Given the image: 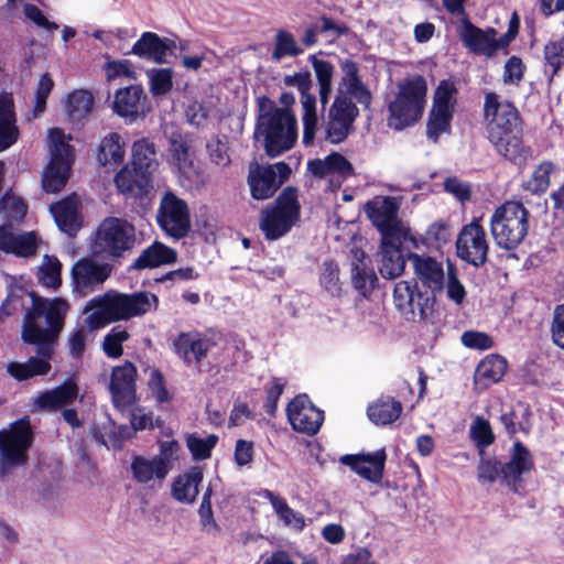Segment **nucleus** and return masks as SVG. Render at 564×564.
I'll use <instances>...</instances> for the list:
<instances>
[{
	"mask_svg": "<svg viewBox=\"0 0 564 564\" xmlns=\"http://www.w3.org/2000/svg\"><path fill=\"white\" fill-rule=\"evenodd\" d=\"M393 302L398 311L408 321H424L433 310L431 297L411 285L406 281H400L393 290Z\"/></svg>",
	"mask_w": 564,
	"mask_h": 564,
	"instance_id": "f3484780",
	"label": "nucleus"
},
{
	"mask_svg": "<svg viewBox=\"0 0 564 564\" xmlns=\"http://www.w3.org/2000/svg\"><path fill=\"white\" fill-rule=\"evenodd\" d=\"M288 419L292 427L307 435L316 434L324 421V414L306 395L295 397L286 408Z\"/></svg>",
	"mask_w": 564,
	"mask_h": 564,
	"instance_id": "aec40b11",
	"label": "nucleus"
},
{
	"mask_svg": "<svg viewBox=\"0 0 564 564\" xmlns=\"http://www.w3.org/2000/svg\"><path fill=\"white\" fill-rule=\"evenodd\" d=\"M175 260L176 251L174 249L155 241L141 252V254L134 260L132 268L138 270L156 268L173 263Z\"/></svg>",
	"mask_w": 564,
	"mask_h": 564,
	"instance_id": "4c0bfd02",
	"label": "nucleus"
},
{
	"mask_svg": "<svg viewBox=\"0 0 564 564\" xmlns=\"http://www.w3.org/2000/svg\"><path fill=\"white\" fill-rule=\"evenodd\" d=\"M147 76L153 96L165 95L172 89L173 72L171 68H152L147 70Z\"/></svg>",
	"mask_w": 564,
	"mask_h": 564,
	"instance_id": "5fc2aeb1",
	"label": "nucleus"
},
{
	"mask_svg": "<svg viewBox=\"0 0 564 564\" xmlns=\"http://www.w3.org/2000/svg\"><path fill=\"white\" fill-rule=\"evenodd\" d=\"M33 441L30 422L21 419L11 424L10 429L0 431V453L3 465L15 466L26 463V452Z\"/></svg>",
	"mask_w": 564,
	"mask_h": 564,
	"instance_id": "ddd939ff",
	"label": "nucleus"
},
{
	"mask_svg": "<svg viewBox=\"0 0 564 564\" xmlns=\"http://www.w3.org/2000/svg\"><path fill=\"white\" fill-rule=\"evenodd\" d=\"M564 57V35L556 41H549L544 46V58L552 67L553 75L562 66V58Z\"/></svg>",
	"mask_w": 564,
	"mask_h": 564,
	"instance_id": "338daca9",
	"label": "nucleus"
},
{
	"mask_svg": "<svg viewBox=\"0 0 564 564\" xmlns=\"http://www.w3.org/2000/svg\"><path fill=\"white\" fill-rule=\"evenodd\" d=\"M489 242L486 231L478 220L462 227L456 239V253L459 259L476 268L488 258Z\"/></svg>",
	"mask_w": 564,
	"mask_h": 564,
	"instance_id": "2eb2a0df",
	"label": "nucleus"
},
{
	"mask_svg": "<svg viewBox=\"0 0 564 564\" xmlns=\"http://www.w3.org/2000/svg\"><path fill=\"white\" fill-rule=\"evenodd\" d=\"M302 109L303 143L305 147H310L314 144L317 132H319V140L323 141L322 127L318 126L316 104H312V100L306 98Z\"/></svg>",
	"mask_w": 564,
	"mask_h": 564,
	"instance_id": "09e8293b",
	"label": "nucleus"
},
{
	"mask_svg": "<svg viewBox=\"0 0 564 564\" xmlns=\"http://www.w3.org/2000/svg\"><path fill=\"white\" fill-rule=\"evenodd\" d=\"M175 48V42L167 37H160L156 33L144 32L133 44L131 53L142 58L151 59L156 64L166 62V54Z\"/></svg>",
	"mask_w": 564,
	"mask_h": 564,
	"instance_id": "a878e982",
	"label": "nucleus"
},
{
	"mask_svg": "<svg viewBox=\"0 0 564 564\" xmlns=\"http://www.w3.org/2000/svg\"><path fill=\"white\" fill-rule=\"evenodd\" d=\"M452 234V228L447 223L435 221L429 226L424 240L430 246L441 247L451 240Z\"/></svg>",
	"mask_w": 564,
	"mask_h": 564,
	"instance_id": "0e129e2a",
	"label": "nucleus"
},
{
	"mask_svg": "<svg viewBox=\"0 0 564 564\" xmlns=\"http://www.w3.org/2000/svg\"><path fill=\"white\" fill-rule=\"evenodd\" d=\"M50 163L43 174L42 185L47 193L59 192L66 184L73 162V150L63 130H48Z\"/></svg>",
	"mask_w": 564,
	"mask_h": 564,
	"instance_id": "0eeeda50",
	"label": "nucleus"
},
{
	"mask_svg": "<svg viewBox=\"0 0 564 564\" xmlns=\"http://www.w3.org/2000/svg\"><path fill=\"white\" fill-rule=\"evenodd\" d=\"M400 205L394 197L377 196L366 204L365 210L381 238L408 237L409 228L399 218Z\"/></svg>",
	"mask_w": 564,
	"mask_h": 564,
	"instance_id": "9b49d317",
	"label": "nucleus"
},
{
	"mask_svg": "<svg viewBox=\"0 0 564 564\" xmlns=\"http://www.w3.org/2000/svg\"><path fill=\"white\" fill-rule=\"evenodd\" d=\"M291 174L290 166L284 162L263 166L253 162L249 165L248 184L251 196L263 200L272 197L278 188Z\"/></svg>",
	"mask_w": 564,
	"mask_h": 564,
	"instance_id": "4468645a",
	"label": "nucleus"
},
{
	"mask_svg": "<svg viewBox=\"0 0 564 564\" xmlns=\"http://www.w3.org/2000/svg\"><path fill=\"white\" fill-rule=\"evenodd\" d=\"M144 100L145 96L140 86H129L116 93L113 110L120 117L129 118L132 121L144 113Z\"/></svg>",
	"mask_w": 564,
	"mask_h": 564,
	"instance_id": "473e14b6",
	"label": "nucleus"
},
{
	"mask_svg": "<svg viewBox=\"0 0 564 564\" xmlns=\"http://www.w3.org/2000/svg\"><path fill=\"white\" fill-rule=\"evenodd\" d=\"M453 113L454 112L432 108L426 126L429 139L436 142L442 133L449 131Z\"/></svg>",
	"mask_w": 564,
	"mask_h": 564,
	"instance_id": "603ef678",
	"label": "nucleus"
},
{
	"mask_svg": "<svg viewBox=\"0 0 564 564\" xmlns=\"http://www.w3.org/2000/svg\"><path fill=\"white\" fill-rule=\"evenodd\" d=\"M303 47L296 42L295 36L285 30H278L274 37V48L271 53L273 61H281L286 56L302 55Z\"/></svg>",
	"mask_w": 564,
	"mask_h": 564,
	"instance_id": "de8ad7c7",
	"label": "nucleus"
},
{
	"mask_svg": "<svg viewBox=\"0 0 564 564\" xmlns=\"http://www.w3.org/2000/svg\"><path fill=\"white\" fill-rule=\"evenodd\" d=\"M112 267L93 258H82L72 268L73 291L87 296L98 290L111 275Z\"/></svg>",
	"mask_w": 564,
	"mask_h": 564,
	"instance_id": "dca6fc26",
	"label": "nucleus"
},
{
	"mask_svg": "<svg viewBox=\"0 0 564 564\" xmlns=\"http://www.w3.org/2000/svg\"><path fill=\"white\" fill-rule=\"evenodd\" d=\"M496 35L497 32L494 28L482 30L473 24L468 17L460 19L459 39L464 46L474 54L494 56V36Z\"/></svg>",
	"mask_w": 564,
	"mask_h": 564,
	"instance_id": "393cba45",
	"label": "nucleus"
},
{
	"mask_svg": "<svg viewBox=\"0 0 564 564\" xmlns=\"http://www.w3.org/2000/svg\"><path fill=\"white\" fill-rule=\"evenodd\" d=\"M408 260L417 280L433 293L444 290L445 272L442 262L425 253L410 252Z\"/></svg>",
	"mask_w": 564,
	"mask_h": 564,
	"instance_id": "5701e85b",
	"label": "nucleus"
},
{
	"mask_svg": "<svg viewBox=\"0 0 564 564\" xmlns=\"http://www.w3.org/2000/svg\"><path fill=\"white\" fill-rule=\"evenodd\" d=\"M477 477L484 484H494L498 479L502 482V463L481 453Z\"/></svg>",
	"mask_w": 564,
	"mask_h": 564,
	"instance_id": "13d9d810",
	"label": "nucleus"
},
{
	"mask_svg": "<svg viewBox=\"0 0 564 564\" xmlns=\"http://www.w3.org/2000/svg\"><path fill=\"white\" fill-rule=\"evenodd\" d=\"M283 84L288 87H295L299 90L302 107H304V101L306 98H310L312 104H316V97L311 93L313 80L308 70L297 72L293 75L284 76Z\"/></svg>",
	"mask_w": 564,
	"mask_h": 564,
	"instance_id": "3c124183",
	"label": "nucleus"
},
{
	"mask_svg": "<svg viewBox=\"0 0 564 564\" xmlns=\"http://www.w3.org/2000/svg\"><path fill=\"white\" fill-rule=\"evenodd\" d=\"M340 69L343 76L337 93L341 90L345 96H348L349 98L352 97L360 105L369 107L372 96L369 89L360 79L359 67L357 63L351 59H344L340 63Z\"/></svg>",
	"mask_w": 564,
	"mask_h": 564,
	"instance_id": "bb28decb",
	"label": "nucleus"
},
{
	"mask_svg": "<svg viewBox=\"0 0 564 564\" xmlns=\"http://www.w3.org/2000/svg\"><path fill=\"white\" fill-rule=\"evenodd\" d=\"M386 459L387 454L382 448L375 453L343 455L339 457V463L350 467L364 479L377 484L383 476Z\"/></svg>",
	"mask_w": 564,
	"mask_h": 564,
	"instance_id": "b1692460",
	"label": "nucleus"
},
{
	"mask_svg": "<svg viewBox=\"0 0 564 564\" xmlns=\"http://www.w3.org/2000/svg\"><path fill=\"white\" fill-rule=\"evenodd\" d=\"M263 497L270 501L279 518L286 524L295 529H303L305 522L304 518L292 508L289 507L286 501L280 496L270 490L263 491Z\"/></svg>",
	"mask_w": 564,
	"mask_h": 564,
	"instance_id": "8fccbe9b",
	"label": "nucleus"
},
{
	"mask_svg": "<svg viewBox=\"0 0 564 564\" xmlns=\"http://www.w3.org/2000/svg\"><path fill=\"white\" fill-rule=\"evenodd\" d=\"M218 437L216 435H209L206 438H200L195 435H191L187 438V447L192 453L194 459L203 460L210 456L212 449L215 447Z\"/></svg>",
	"mask_w": 564,
	"mask_h": 564,
	"instance_id": "052dcab7",
	"label": "nucleus"
},
{
	"mask_svg": "<svg viewBox=\"0 0 564 564\" xmlns=\"http://www.w3.org/2000/svg\"><path fill=\"white\" fill-rule=\"evenodd\" d=\"M169 151L174 165L182 174L189 175L194 171L193 153L186 135L173 131L169 137Z\"/></svg>",
	"mask_w": 564,
	"mask_h": 564,
	"instance_id": "e433bc0d",
	"label": "nucleus"
},
{
	"mask_svg": "<svg viewBox=\"0 0 564 564\" xmlns=\"http://www.w3.org/2000/svg\"><path fill=\"white\" fill-rule=\"evenodd\" d=\"M174 352L186 364H200L215 343L210 337L194 332H182L172 343Z\"/></svg>",
	"mask_w": 564,
	"mask_h": 564,
	"instance_id": "4be33fe9",
	"label": "nucleus"
},
{
	"mask_svg": "<svg viewBox=\"0 0 564 564\" xmlns=\"http://www.w3.org/2000/svg\"><path fill=\"white\" fill-rule=\"evenodd\" d=\"M321 284L332 296H340L341 284L339 280V269L334 261H325L322 265Z\"/></svg>",
	"mask_w": 564,
	"mask_h": 564,
	"instance_id": "bf43d9fd",
	"label": "nucleus"
},
{
	"mask_svg": "<svg viewBox=\"0 0 564 564\" xmlns=\"http://www.w3.org/2000/svg\"><path fill=\"white\" fill-rule=\"evenodd\" d=\"M37 239L34 232H18L10 225L0 226V250L18 257L35 254Z\"/></svg>",
	"mask_w": 564,
	"mask_h": 564,
	"instance_id": "cd10ccee",
	"label": "nucleus"
},
{
	"mask_svg": "<svg viewBox=\"0 0 564 564\" xmlns=\"http://www.w3.org/2000/svg\"><path fill=\"white\" fill-rule=\"evenodd\" d=\"M530 213L521 202L508 200L490 217V232L496 246L510 251L518 248L530 228Z\"/></svg>",
	"mask_w": 564,
	"mask_h": 564,
	"instance_id": "423d86ee",
	"label": "nucleus"
},
{
	"mask_svg": "<svg viewBox=\"0 0 564 564\" xmlns=\"http://www.w3.org/2000/svg\"><path fill=\"white\" fill-rule=\"evenodd\" d=\"M0 214H4L8 219L20 220L26 214V205L21 198L6 193L0 199Z\"/></svg>",
	"mask_w": 564,
	"mask_h": 564,
	"instance_id": "680f3d73",
	"label": "nucleus"
},
{
	"mask_svg": "<svg viewBox=\"0 0 564 564\" xmlns=\"http://www.w3.org/2000/svg\"><path fill=\"white\" fill-rule=\"evenodd\" d=\"M156 220L167 235L176 239L185 237L191 229L186 202L171 191H166L161 198Z\"/></svg>",
	"mask_w": 564,
	"mask_h": 564,
	"instance_id": "f8f14e48",
	"label": "nucleus"
},
{
	"mask_svg": "<svg viewBox=\"0 0 564 564\" xmlns=\"http://www.w3.org/2000/svg\"><path fill=\"white\" fill-rule=\"evenodd\" d=\"M149 174L138 169V166L126 165L115 176L117 188L123 194L133 196L141 195L150 181Z\"/></svg>",
	"mask_w": 564,
	"mask_h": 564,
	"instance_id": "f704fd0d",
	"label": "nucleus"
},
{
	"mask_svg": "<svg viewBox=\"0 0 564 564\" xmlns=\"http://www.w3.org/2000/svg\"><path fill=\"white\" fill-rule=\"evenodd\" d=\"M300 203L297 189L286 187L275 200V206L263 210L260 220V228L270 240L278 239L285 235L300 216Z\"/></svg>",
	"mask_w": 564,
	"mask_h": 564,
	"instance_id": "6e6552de",
	"label": "nucleus"
},
{
	"mask_svg": "<svg viewBox=\"0 0 564 564\" xmlns=\"http://www.w3.org/2000/svg\"><path fill=\"white\" fill-rule=\"evenodd\" d=\"M555 171L556 166L552 162H541L535 166L529 180L523 183V189L534 195L544 194L550 187V178Z\"/></svg>",
	"mask_w": 564,
	"mask_h": 564,
	"instance_id": "a18cd8bd",
	"label": "nucleus"
},
{
	"mask_svg": "<svg viewBox=\"0 0 564 564\" xmlns=\"http://www.w3.org/2000/svg\"><path fill=\"white\" fill-rule=\"evenodd\" d=\"M148 387L158 403L169 402L171 397L165 387V380L162 372L154 368L150 370Z\"/></svg>",
	"mask_w": 564,
	"mask_h": 564,
	"instance_id": "69168bd1",
	"label": "nucleus"
},
{
	"mask_svg": "<svg viewBox=\"0 0 564 564\" xmlns=\"http://www.w3.org/2000/svg\"><path fill=\"white\" fill-rule=\"evenodd\" d=\"M79 205L78 196L72 195L51 206V213L58 228L70 237L75 236L82 226Z\"/></svg>",
	"mask_w": 564,
	"mask_h": 564,
	"instance_id": "7c9ffc66",
	"label": "nucleus"
},
{
	"mask_svg": "<svg viewBox=\"0 0 564 564\" xmlns=\"http://www.w3.org/2000/svg\"><path fill=\"white\" fill-rule=\"evenodd\" d=\"M62 264L55 257L45 256L39 269V280L46 288L56 289L61 285Z\"/></svg>",
	"mask_w": 564,
	"mask_h": 564,
	"instance_id": "6e6d98bb",
	"label": "nucleus"
},
{
	"mask_svg": "<svg viewBox=\"0 0 564 564\" xmlns=\"http://www.w3.org/2000/svg\"><path fill=\"white\" fill-rule=\"evenodd\" d=\"M137 368L130 361L112 368L109 390L115 406L124 411L135 403Z\"/></svg>",
	"mask_w": 564,
	"mask_h": 564,
	"instance_id": "a211bd4d",
	"label": "nucleus"
},
{
	"mask_svg": "<svg viewBox=\"0 0 564 564\" xmlns=\"http://www.w3.org/2000/svg\"><path fill=\"white\" fill-rule=\"evenodd\" d=\"M124 158V144L121 137L111 132L106 135L99 145L98 162L106 166L108 164H119Z\"/></svg>",
	"mask_w": 564,
	"mask_h": 564,
	"instance_id": "c03bdc74",
	"label": "nucleus"
},
{
	"mask_svg": "<svg viewBox=\"0 0 564 564\" xmlns=\"http://www.w3.org/2000/svg\"><path fill=\"white\" fill-rule=\"evenodd\" d=\"M135 229L124 219L109 217L99 225L95 247L97 251L118 258L135 245Z\"/></svg>",
	"mask_w": 564,
	"mask_h": 564,
	"instance_id": "1a4fd4ad",
	"label": "nucleus"
},
{
	"mask_svg": "<svg viewBox=\"0 0 564 564\" xmlns=\"http://www.w3.org/2000/svg\"><path fill=\"white\" fill-rule=\"evenodd\" d=\"M256 137L263 140L265 153L275 158L289 151L297 139V121L289 109L271 107L260 113Z\"/></svg>",
	"mask_w": 564,
	"mask_h": 564,
	"instance_id": "20e7f679",
	"label": "nucleus"
},
{
	"mask_svg": "<svg viewBox=\"0 0 564 564\" xmlns=\"http://www.w3.org/2000/svg\"><path fill=\"white\" fill-rule=\"evenodd\" d=\"M552 343L561 349H564V304L554 308L550 326Z\"/></svg>",
	"mask_w": 564,
	"mask_h": 564,
	"instance_id": "774afa93",
	"label": "nucleus"
},
{
	"mask_svg": "<svg viewBox=\"0 0 564 564\" xmlns=\"http://www.w3.org/2000/svg\"><path fill=\"white\" fill-rule=\"evenodd\" d=\"M131 470L135 481L147 484L151 480L161 482L169 474V467L162 457L145 458L135 456L131 463Z\"/></svg>",
	"mask_w": 564,
	"mask_h": 564,
	"instance_id": "72a5a7b5",
	"label": "nucleus"
},
{
	"mask_svg": "<svg viewBox=\"0 0 564 564\" xmlns=\"http://www.w3.org/2000/svg\"><path fill=\"white\" fill-rule=\"evenodd\" d=\"M456 93L457 89L453 82L442 80L435 90L432 108L454 112Z\"/></svg>",
	"mask_w": 564,
	"mask_h": 564,
	"instance_id": "864d4df0",
	"label": "nucleus"
},
{
	"mask_svg": "<svg viewBox=\"0 0 564 564\" xmlns=\"http://www.w3.org/2000/svg\"><path fill=\"white\" fill-rule=\"evenodd\" d=\"M308 59L312 63L318 83V99L322 108L325 109L333 91L335 67L330 62L319 59L316 55H311Z\"/></svg>",
	"mask_w": 564,
	"mask_h": 564,
	"instance_id": "ea45409f",
	"label": "nucleus"
},
{
	"mask_svg": "<svg viewBox=\"0 0 564 564\" xmlns=\"http://www.w3.org/2000/svg\"><path fill=\"white\" fill-rule=\"evenodd\" d=\"M77 384L68 380L63 384L41 392L34 400V405L41 410L53 412L72 404L78 397Z\"/></svg>",
	"mask_w": 564,
	"mask_h": 564,
	"instance_id": "2f4dec72",
	"label": "nucleus"
},
{
	"mask_svg": "<svg viewBox=\"0 0 564 564\" xmlns=\"http://www.w3.org/2000/svg\"><path fill=\"white\" fill-rule=\"evenodd\" d=\"M444 288H446L447 297L455 304L460 305L464 302L466 290L458 280L456 269L452 263L447 265L446 283L444 282Z\"/></svg>",
	"mask_w": 564,
	"mask_h": 564,
	"instance_id": "e2e57ef3",
	"label": "nucleus"
},
{
	"mask_svg": "<svg viewBox=\"0 0 564 564\" xmlns=\"http://www.w3.org/2000/svg\"><path fill=\"white\" fill-rule=\"evenodd\" d=\"M401 413V402L390 397L380 398L378 401L369 405L367 410L370 421L377 425L391 424L400 417Z\"/></svg>",
	"mask_w": 564,
	"mask_h": 564,
	"instance_id": "a19ab883",
	"label": "nucleus"
},
{
	"mask_svg": "<svg viewBox=\"0 0 564 564\" xmlns=\"http://www.w3.org/2000/svg\"><path fill=\"white\" fill-rule=\"evenodd\" d=\"M202 480L203 471L197 467L178 476L172 486L173 497L180 502L193 503L198 495V486Z\"/></svg>",
	"mask_w": 564,
	"mask_h": 564,
	"instance_id": "58836bf2",
	"label": "nucleus"
},
{
	"mask_svg": "<svg viewBox=\"0 0 564 564\" xmlns=\"http://www.w3.org/2000/svg\"><path fill=\"white\" fill-rule=\"evenodd\" d=\"M94 97L84 89L74 90L67 97L66 111L73 121L82 120L93 109Z\"/></svg>",
	"mask_w": 564,
	"mask_h": 564,
	"instance_id": "49530a36",
	"label": "nucleus"
},
{
	"mask_svg": "<svg viewBox=\"0 0 564 564\" xmlns=\"http://www.w3.org/2000/svg\"><path fill=\"white\" fill-rule=\"evenodd\" d=\"M364 257L362 251H355L356 261L351 264V282L360 294L366 295L375 289L378 278L375 271L364 263Z\"/></svg>",
	"mask_w": 564,
	"mask_h": 564,
	"instance_id": "37998d69",
	"label": "nucleus"
},
{
	"mask_svg": "<svg viewBox=\"0 0 564 564\" xmlns=\"http://www.w3.org/2000/svg\"><path fill=\"white\" fill-rule=\"evenodd\" d=\"M534 467L531 452L519 441L513 444L509 462L502 464V485L513 494L523 492V475Z\"/></svg>",
	"mask_w": 564,
	"mask_h": 564,
	"instance_id": "6ab92c4d",
	"label": "nucleus"
},
{
	"mask_svg": "<svg viewBox=\"0 0 564 564\" xmlns=\"http://www.w3.org/2000/svg\"><path fill=\"white\" fill-rule=\"evenodd\" d=\"M129 333L121 326L113 327L104 338L102 348L110 358H119L123 354L122 344L129 339Z\"/></svg>",
	"mask_w": 564,
	"mask_h": 564,
	"instance_id": "4d7b16f0",
	"label": "nucleus"
},
{
	"mask_svg": "<svg viewBox=\"0 0 564 564\" xmlns=\"http://www.w3.org/2000/svg\"><path fill=\"white\" fill-rule=\"evenodd\" d=\"M408 237L381 238L380 249L377 253V265L382 278L393 280L399 278L405 269V257L402 245Z\"/></svg>",
	"mask_w": 564,
	"mask_h": 564,
	"instance_id": "412c9836",
	"label": "nucleus"
},
{
	"mask_svg": "<svg viewBox=\"0 0 564 564\" xmlns=\"http://www.w3.org/2000/svg\"><path fill=\"white\" fill-rule=\"evenodd\" d=\"M358 115L359 110L351 98L345 96L341 90L337 93L322 126V140L332 144L345 141Z\"/></svg>",
	"mask_w": 564,
	"mask_h": 564,
	"instance_id": "9d476101",
	"label": "nucleus"
},
{
	"mask_svg": "<svg viewBox=\"0 0 564 564\" xmlns=\"http://www.w3.org/2000/svg\"><path fill=\"white\" fill-rule=\"evenodd\" d=\"M484 112L487 137L496 151L512 163L522 164L529 155V148L520 137L522 121L518 109L510 101L489 93L485 97Z\"/></svg>",
	"mask_w": 564,
	"mask_h": 564,
	"instance_id": "f03ea898",
	"label": "nucleus"
},
{
	"mask_svg": "<svg viewBox=\"0 0 564 564\" xmlns=\"http://www.w3.org/2000/svg\"><path fill=\"white\" fill-rule=\"evenodd\" d=\"M158 297L147 292L132 294L107 291L90 299L84 308L85 324L90 330L102 328L111 323L128 321L148 313L156 306Z\"/></svg>",
	"mask_w": 564,
	"mask_h": 564,
	"instance_id": "7ed1b4c3",
	"label": "nucleus"
},
{
	"mask_svg": "<svg viewBox=\"0 0 564 564\" xmlns=\"http://www.w3.org/2000/svg\"><path fill=\"white\" fill-rule=\"evenodd\" d=\"M426 91V80L420 75L399 82L398 93L388 105V126L400 131L417 122L423 115Z\"/></svg>",
	"mask_w": 564,
	"mask_h": 564,
	"instance_id": "39448f33",
	"label": "nucleus"
},
{
	"mask_svg": "<svg viewBox=\"0 0 564 564\" xmlns=\"http://www.w3.org/2000/svg\"><path fill=\"white\" fill-rule=\"evenodd\" d=\"M19 134L13 96L3 91L0 94V152L12 147Z\"/></svg>",
	"mask_w": 564,
	"mask_h": 564,
	"instance_id": "c756f323",
	"label": "nucleus"
},
{
	"mask_svg": "<svg viewBox=\"0 0 564 564\" xmlns=\"http://www.w3.org/2000/svg\"><path fill=\"white\" fill-rule=\"evenodd\" d=\"M131 165L151 175L159 165L155 144L147 138L137 140L132 145Z\"/></svg>",
	"mask_w": 564,
	"mask_h": 564,
	"instance_id": "79ce46f5",
	"label": "nucleus"
},
{
	"mask_svg": "<svg viewBox=\"0 0 564 564\" xmlns=\"http://www.w3.org/2000/svg\"><path fill=\"white\" fill-rule=\"evenodd\" d=\"M307 170L316 177L329 178L333 181L345 180L354 174L350 162L340 153L333 152L325 159L311 160L307 163Z\"/></svg>",
	"mask_w": 564,
	"mask_h": 564,
	"instance_id": "c85d7f7f",
	"label": "nucleus"
},
{
	"mask_svg": "<svg viewBox=\"0 0 564 564\" xmlns=\"http://www.w3.org/2000/svg\"><path fill=\"white\" fill-rule=\"evenodd\" d=\"M69 305L62 299H37L25 315L22 339L36 346V355L25 362L12 361L7 365L8 373L18 381L45 376L51 370V359L57 337L64 327Z\"/></svg>",
	"mask_w": 564,
	"mask_h": 564,
	"instance_id": "f257e3e1",
	"label": "nucleus"
},
{
	"mask_svg": "<svg viewBox=\"0 0 564 564\" xmlns=\"http://www.w3.org/2000/svg\"><path fill=\"white\" fill-rule=\"evenodd\" d=\"M507 370V360L499 355H489L482 359L475 371V383L487 388L502 379Z\"/></svg>",
	"mask_w": 564,
	"mask_h": 564,
	"instance_id": "c9c22d12",
	"label": "nucleus"
}]
</instances>
